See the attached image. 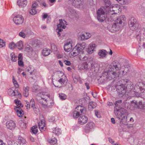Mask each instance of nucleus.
Segmentation results:
<instances>
[{"mask_svg":"<svg viewBox=\"0 0 145 145\" xmlns=\"http://www.w3.org/2000/svg\"><path fill=\"white\" fill-rule=\"evenodd\" d=\"M130 81L125 79L119 81L117 84L112 86V89H116L119 95L123 98L130 99L131 97H139L145 91V85L142 82H139L134 87Z\"/></svg>","mask_w":145,"mask_h":145,"instance_id":"nucleus-1","label":"nucleus"},{"mask_svg":"<svg viewBox=\"0 0 145 145\" xmlns=\"http://www.w3.org/2000/svg\"><path fill=\"white\" fill-rule=\"evenodd\" d=\"M119 64L117 63L115 61L112 62L109 67V70L107 72H104L102 74V76L106 78V80H110L114 78L117 75V73L113 71L115 69L118 70L119 69Z\"/></svg>","mask_w":145,"mask_h":145,"instance_id":"nucleus-2","label":"nucleus"},{"mask_svg":"<svg viewBox=\"0 0 145 145\" xmlns=\"http://www.w3.org/2000/svg\"><path fill=\"white\" fill-rule=\"evenodd\" d=\"M125 19V17L124 16H121L119 18H117L116 23H114L113 24L108 26V30L112 33L118 31L120 28L119 24H121L123 22H124Z\"/></svg>","mask_w":145,"mask_h":145,"instance_id":"nucleus-3","label":"nucleus"},{"mask_svg":"<svg viewBox=\"0 0 145 145\" xmlns=\"http://www.w3.org/2000/svg\"><path fill=\"white\" fill-rule=\"evenodd\" d=\"M116 116L119 119H121L122 120V123L124 125L127 124V122H128V120L129 119V120L128 121H130L131 122H133L134 121V119L133 118L129 117V116L128 115L126 116V114L120 111H118V112Z\"/></svg>","mask_w":145,"mask_h":145,"instance_id":"nucleus-4","label":"nucleus"},{"mask_svg":"<svg viewBox=\"0 0 145 145\" xmlns=\"http://www.w3.org/2000/svg\"><path fill=\"white\" fill-rule=\"evenodd\" d=\"M43 93H40L38 94L36 97V99L37 101L44 107L45 104L46 103L47 98L50 96V95H42V96H40Z\"/></svg>","mask_w":145,"mask_h":145,"instance_id":"nucleus-5","label":"nucleus"},{"mask_svg":"<svg viewBox=\"0 0 145 145\" xmlns=\"http://www.w3.org/2000/svg\"><path fill=\"white\" fill-rule=\"evenodd\" d=\"M97 18L98 20L100 22L104 21L107 18V16L105 14V12L103 8L99 9L97 12Z\"/></svg>","mask_w":145,"mask_h":145,"instance_id":"nucleus-6","label":"nucleus"},{"mask_svg":"<svg viewBox=\"0 0 145 145\" xmlns=\"http://www.w3.org/2000/svg\"><path fill=\"white\" fill-rule=\"evenodd\" d=\"M85 113V108L81 106H78L76 108L75 110L73 112V117L77 118L79 117L81 114Z\"/></svg>","mask_w":145,"mask_h":145,"instance_id":"nucleus-7","label":"nucleus"},{"mask_svg":"<svg viewBox=\"0 0 145 145\" xmlns=\"http://www.w3.org/2000/svg\"><path fill=\"white\" fill-rule=\"evenodd\" d=\"M131 103L134 105L135 107L140 110L141 111L145 113V103L142 101H138L137 100H133Z\"/></svg>","mask_w":145,"mask_h":145,"instance_id":"nucleus-8","label":"nucleus"},{"mask_svg":"<svg viewBox=\"0 0 145 145\" xmlns=\"http://www.w3.org/2000/svg\"><path fill=\"white\" fill-rule=\"evenodd\" d=\"M129 24L130 29L132 30L135 29L138 25L137 20L134 17H131L129 19Z\"/></svg>","mask_w":145,"mask_h":145,"instance_id":"nucleus-9","label":"nucleus"},{"mask_svg":"<svg viewBox=\"0 0 145 145\" xmlns=\"http://www.w3.org/2000/svg\"><path fill=\"white\" fill-rule=\"evenodd\" d=\"M84 51H81L80 52H73V56H75L78 55L79 59L81 61H84L87 59V57L85 54L84 53Z\"/></svg>","mask_w":145,"mask_h":145,"instance_id":"nucleus-10","label":"nucleus"},{"mask_svg":"<svg viewBox=\"0 0 145 145\" xmlns=\"http://www.w3.org/2000/svg\"><path fill=\"white\" fill-rule=\"evenodd\" d=\"M15 88L14 87H12L9 89L8 90V94L11 96H18V97H20L21 94L18 90H15Z\"/></svg>","mask_w":145,"mask_h":145,"instance_id":"nucleus-11","label":"nucleus"},{"mask_svg":"<svg viewBox=\"0 0 145 145\" xmlns=\"http://www.w3.org/2000/svg\"><path fill=\"white\" fill-rule=\"evenodd\" d=\"M95 126V124L93 122H89L85 126L84 130L87 133H89L93 129Z\"/></svg>","mask_w":145,"mask_h":145,"instance_id":"nucleus-12","label":"nucleus"},{"mask_svg":"<svg viewBox=\"0 0 145 145\" xmlns=\"http://www.w3.org/2000/svg\"><path fill=\"white\" fill-rule=\"evenodd\" d=\"M72 41L71 39L67 40L64 46V50L65 52H69L71 50L72 48Z\"/></svg>","mask_w":145,"mask_h":145,"instance_id":"nucleus-13","label":"nucleus"},{"mask_svg":"<svg viewBox=\"0 0 145 145\" xmlns=\"http://www.w3.org/2000/svg\"><path fill=\"white\" fill-rule=\"evenodd\" d=\"M86 44L85 42L77 44L73 48L74 51L76 50L77 52H80L81 51H83V50L85 48Z\"/></svg>","mask_w":145,"mask_h":145,"instance_id":"nucleus-14","label":"nucleus"},{"mask_svg":"<svg viewBox=\"0 0 145 145\" xmlns=\"http://www.w3.org/2000/svg\"><path fill=\"white\" fill-rule=\"evenodd\" d=\"M14 23L17 25L22 24L24 21V18L21 15H18L15 16L13 19Z\"/></svg>","mask_w":145,"mask_h":145,"instance_id":"nucleus-15","label":"nucleus"},{"mask_svg":"<svg viewBox=\"0 0 145 145\" xmlns=\"http://www.w3.org/2000/svg\"><path fill=\"white\" fill-rule=\"evenodd\" d=\"M137 39L140 45L139 46H140L141 44H142V46L144 48H145V28L144 33L141 34L139 39L137 37Z\"/></svg>","mask_w":145,"mask_h":145,"instance_id":"nucleus-16","label":"nucleus"},{"mask_svg":"<svg viewBox=\"0 0 145 145\" xmlns=\"http://www.w3.org/2000/svg\"><path fill=\"white\" fill-rule=\"evenodd\" d=\"M91 64V67L92 71H94L95 72H98L100 67L99 63L92 61Z\"/></svg>","mask_w":145,"mask_h":145,"instance_id":"nucleus-17","label":"nucleus"},{"mask_svg":"<svg viewBox=\"0 0 145 145\" xmlns=\"http://www.w3.org/2000/svg\"><path fill=\"white\" fill-rule=\"evenodd\" d=\"M45 105L44 107L45 108H50L53 106L54 102L52 99L50 98V96L47 98Z\"/></svg>","mask_w":145,"mask_h":145,"instance_id":"nucleus-18","label":"nucleus"},{"mask_svg":"<svg viewBox=\"0 0 145 145\" xmlns=\"http://www.w3.org/2000/svg\"><path fill=\"white\" fill-rule=\"evenodd\" d=\"M88 120V118L85 116H81L78 119V122L79 124L83 125L86 123Z\"/></svg>","mask_w":145,"mask_h":145,"instance_id":"nucleus-19","label":"nucleus"},{"mask_svg":"<svg viewBox=\"0 0 145 145\" xmlns=\"http://www.w3.org/2000/svg\"><path fill=\"white\" fill-rule=\"evenodd\" d=\"M6 126L8 129L11 130L15 127V124L12 121H10L7 122Z\"/></svg>","mask_w":145,"mask_h":145,"instance_id":"nucleus-20","label":"nucleus"},{"mask_svg":"<svg viewBox=\"0 0 145 145\" xmlns=\"http://www.w3.org/2000/svg\"><path fill=\"white\" fill-rule=\"evenodd\" d=\"M91 36V35L89 33L84 32L80 35V37L81 40H82L85 39H87L90 38Z\"/></svg>","mask_w":145,"mask_h":145,"instance_id":"nucleus-21","label":"nucleus"},{"mask_svg":"<svg viewBox=\"0 0 145 145\" xmlns=\"http://www.w3.org/2000/svg\"><path fill=\"white\" fill-rule=\"evenodd\" d=\"M107 51L104 50H99L98 55L99 56V58H103L106 57L107 54Z\"/></svg>","mask_w":145,"mask_h":145,"instance_id":"nucleus-22","label":"nucleus"},{"mask_svg":"<svg viewBox=\"0 0 145 145\" xmlns=\"http://www.w3.org/2000/svg\"><path fill=\"white\" fill-rule=\"evenodd\" d=\"M45 123L44 120H40L38 123V126L40 131H42L46 129L45 128Z\"/></svg>","mask_w":145,"mask_h":145,"instance_id":"nucleus-23","label":"nucleus"},{"mask_svg":"<svg viewBox=\"0 0 145 145\" xmlns=\"http://www.w3.org/2000/svg\"><path fill=\"white\" fill-rule=\"evenodd\" d=\"M78 67L81 70H87L88 69V64L87 62H84L79 65Z\"/></svg>","mask_w":145,"mask_h":145,"instance_id":"nucleus-24","label":"nucleus"},{"mask_svg":"<svg viewBox=\"0 0 145 145\" xmlns=\"http://www.w3.org/2000/svg\"><path fill=\"white\" fill-rule=\"evenodd\" d=\"M59 20V24L57 25V27L58 28L62 27L63 29H65L66 27V25H67L66 21L62 19Z\"/></svg>","mask_w":145,"mask_h":145,"instance_id":"nucleus-25","label":"nucleus"},{"mask_svg":"<svg viewBox=\"0 0 145 145\" xmlns=\"http://www.w3.org/2000/svg\"><path fill=\"white\" fill-rule=\"evenodd\" d=\"M96 47L95 44L94 43H91L89 44V47L88 49V52L89 54H91L93 53Z\"/></svg>","mask_w":145,"mask_h":145,"instance_id":"nucleus-26","label":"nucleus"},{"mask_svg":"<svg viewBox=\"0 0 145 145\" xmlns=\"http://www.w3.org/2000/svg\"><path fill=\"white\" fill-rule=\"evenodd\" d=\"M17 3L19 7H24L26 5L27 2L26 0H18Z\"/></svg>","mask_w":145,"mask_h":145,"instance_id":"nucleus-27","label":"nucleus"},{"mask_svg":"<svg viewBox=\"0 0 145 145\" xmlns=\"http://www.w3.org/2000/svg\"><path fill=\"white\" fill-rule=\"evenodd\" d=\"M109 9L108 13V15L111 17H112L111 18V20H110V21H111L112 20H114L113 16H114V15L116 14L117 13L114 12L115 10L114 9L111 10V8H110Z\"/></svg>","mask_w":145,"mask_h":145,"instance_id":"nucleus-28","label":"nucleus"},{"mask_svg":"<svg viewBox=\"0 0 145 145\" xmlns=\"http://www.w3.org/2000/svg\"><path fill=\"white\" fill-rule=\"evenodd\" d=\"M18 140L17 145H25L26 142L25 139L21 137H19Z\"/></svg>","mask_w":145,"mask_h":145,"instance_id":"nucleus-29","label":"nucleus"},{"mask_svg":"<svg viewBox=\"0 0 145 145\" xmlns=\"http://www.w3.org/2000/svg\"><path fill=\"white\" fill-rule=\"evenodd\" d=\"M51 51L49 49L47 48L44 49L42 51V54L44 56H47L49 55L51 52Z\"/></svg>","mask_w":145,"mask_h":145,"instance_id":"nucleus-30","label":"nucleus"},{"mask_svg":"<svg viewBox=\"0 0 145 145\" xmlns=\"http://www.w3.org/2000/svg\"><path fill=\"white\" fill-rule=\"evenodd\" d=\"M23 90L24 96L25 97H27L29 95V87L28 86L24 87Z\"/></svg>","mask_w":145,"mask_h":145,"instance_id":"nucleus-31","label":"nucleus"},{"mask_svg":"<svg viewBox=\"0 0 145 145\" xmlns=\"http://www.w3.org/2000/svg\"><path fill=\"white\" fill-rule=\"evenodd\" d=\"M53 132L56 135L58 136L61 134V131L59 128H53Z\"/></svg>","mask_w":145,"mask_h":145,"instance_id":"nucleus-32","label":"nucleus"},{"mask_svg":"<svg viewBox=\"0 0 145 145\" xmlns=\"http://www.w3.org/2000/svg\"><path fill=\"white\" fill-rule=\"evenodd\" d=\"M27 71L29 72L30 74H34L35 69L32 66H30L27 68Z\"/></svg>","mask_w":145,"mask_h":145,"instance_id":"nucleus-33","label":"nucleus"},{"mask_svg":"<svg viewBox=\"0 0 145 145\" xmlns=\"http://www.w3.org/2000/svg\"><path fill=\"white\" fill-rule=\"evenodd\" d=\"M97 104L95 102H90L88 105V108L90 110L95 108L97 106Z\"/></svg>","mask_w":145,"mask_h":145,"instance_id":"nucleus-34","label":"nucleus"},{"mask_svg":"<svg viewBox=\"0 0 145 145\" xmlns=\"http://www.w3.org/2000/svg\"><path fill=\"white\" fill-rule=\"evenodd\" d=\"M16 45L18 49L20 50H22L24 48L22 42L21 40L18 42L16 44Z\"/></svg>","mask_w":145,"mask_h":145,"instance_id":"nucleus-35","label":"nucleus"},{"mask_svg":"<svg viewBox=\"0 0 145 145\" xmlns=\"http://www.w3.org/2000/svg\"><path fill=\"white\" fill-rule=\"evenodd\" d=\"M14 102L17 105V108H19L21 107H23V105L21 102L18 99H15L14 101Z\"/></svg>","mask_w":145,"mask_h":145,"instance_id":"nucleus-36","label":"nucleus"},{"mask_svg":"<svg viewBox=\"0 0 145 145\" xmlns=\"http://www.w3.org/2000/svg\"><path fill=\"white\" fill-rule=\"evenodd\" d=\"M10 56L11 57V60L13 62H16L17 61V57L16 56L13 52H12L10 54Z\"/></svg>","mask_w":145,"mask_h":145,"instance_id":"nucleus-37","label":"nucleus"},{"mask_svg":"<svg viewBox=\"0 0 145 145\" xmlns=\"http://www.w3.org/2000/svg\"><path fill=\"white\" fill-rule=\"evenodd\" d=\"M58 82L61 84V86H65L67 83L66 80L63 78H60L58 80Z\"/></svg>","mask_w":145,"mask_h":145,"instance_id":"nucleus-38","label":"nucleus"},{"mask_svg":"<svg viewBox=\"0 0 145 145\" xmlns=\"http://www.w3.org/2000/svg\"><path fill=\"white\" fill-rule=\"evenodd\" d=\"M38 131L37 127L36 125L33 126L32 127L31 129V131L33 133L36 134L37 133Z\"/></svg>","mask_w":145,"mask_h":145,"instance_id":"nucleus-39","label":"nucleus"},{"mask_svg":"<svg viewBox=\"0 0 145 145\" xmlns=\"http://www.w3.org/2000/svg\"><path fill=\"white\" fill-rule=\"evenodd\" d=\"M16 113L19 117L22 116L24 114L23 111L20 109L16 110Z\"/></svg>","mask_w":145,"mask_h":145,"instance_id":"nucleus-40","label":"nucleus"},{"mask_svg":"<svg viewBox=\"0 0 145 145\" xmlns=\"http://www.w3.org/2000/svg\"><path fill=\"white\" fill-rule=\"evenodd\" d=\"M48 142L50 144H54L57 142L56 138L55 137L52 138L51 139L48 140Z\"/></svg>","mask_w":145,"mask_h":145,"instance_id":"nucleus-41","label":"nucleus"},{"mask_svg":"<svg viewBox=\"0 0 145 145\" xmlns=\"http://www.w3.org/2000/svg\"><path fill=\"white\" fill-rule=\"evenodd\" d=\"M118 2L121 5H127L129 3L128 0H120Z\"/></svg>","mask_w":145,"mask_h":145,"instance_id":"nucleus-42","label":"nucleus"},{"mask_svg":"<svg viewBox=\"0 0 145 145\" xmlns=\"http://www.w3.org/2000/svg\"><path fill=\"white\" fill-rule=\"evenodd\" d=\"M39 1H38L37 2L36 1L33 2L32 5V8L35 9L37 7L39 6Z\"/></svg>","mask_w":145,"mask_h":145,"instance_id":"nucleus-43","label":"nucleus"},{"mask_svg":"<svg viewBox=\"0 0 145 145\" xmlns=\"http://www.w3.org/2000/svg\"><path fill=\"white\" fill-rule=\"evenodd\" d=\"M59 96L60 98L62 100H64L66 99L67 98V96L64 94L59 93Z\"/></svg>","mask_w":145,"mask_h":145,"instance_id":"nucleus-44","label":"nucleus"},{"mask_svg":"<svg viewBox=\"0 0 145 145\" xmlns=\"http://www.w3.org/2000/svg\"><path fill=\"white\" fill-rule=\"evenodd\" d=\"M16 47V44L13 42H11L9 45V47L11 49H13Z\"/></svg>","mask_w":145,"mask_h":145,"instance_id":"nucleus-45","label":"nucleus"},{"mask_svg":"<svg viewBox=\"0 0 145 145\" xmlns=\"http://www.w3.org/2000/svg\"><path fill=\"white\" fill-rule=\"evenodd\" d=\"M29 104L30 105V106H31V107L32 108L35 106V102L33 99H31L30 101Z\"/></svg>","mask_w":145,"mask_h":145,"instance_id":"nucleus-46","label":"nucleus"},{"mask_svg":"<svg viewBox=\"0 0 145 145\" xmlns=\"http://www.w3.org/2000/svg\"><path fill=\"white\" fill-rule=\"evenodd\" d=\"M29 13L31 14L34 15L36 13L37 11L35 9L32 8L30 10Z\"/></svg>","mask_w":145,"mask_h":145,"instance_id":"nucleus-47","label":"nucleus"},{"mask_svg":"<svg viewBox=\"0 0 145 145\" xmlns=\"http://www.w3.org/2000/svg\"><path fill=\"white\" fill-rule=\"evenodd\" d=\"M106 7H109L111 5V3L109 0H105L104 1Z\"/></svg>","mask_w":145,"mask_h":145,"instance_id":"nucleus-48","label":"nucleus"},{"mask_svg":"<svg viewBox=\"0 0 145 145\" xmlns=\"http://www.w3.org/2000/svg\"><path fill=\"white\" fill-rule=\"evenodd\" d=\"M19 35L20 37L23 38H25L26 36L25 34L23 31H22L19 33Z\"/></svg>","mask_w":145,"mask_h":145,"instance_id":"nucleus-49","label":"nucleus"},{"mask_svg":"<svg viewBox=\"0 0 145 145\" xmlns=\"http://www.w3.org/2000/svg\"><path fill=\"white\" fill-rule=\"evenodd\" d=\"M5 42L4 41L0 39V48L3 47L5 46Z\"/></svg>","mask_w":145,"mask_h":145,"instance_id":"nucleus-50","label":"nucleus"},{"mask_svg":"<svg viewBox=\"0 0 145 145\" xmlns=\"http://www.w3.org/2000/svg\"><path fill=\"white\" fill-rule=\"evenodd\" d=\"M42 18L44 19H46V18H47V19L48 20H50L51 19V18L50 17L48 16V15L46 14H44Z\"/></svg>","mask_w":145,"mask_h":145,"instance_id":"nucleus-51","label":"nucleus"},{"mask_svg":"<svg viewBox=\"0 0 145 145\" xmlns=\"http://www.w3.org/2000/svg\"><path fill=\"white\" fill-rule=\"evenodd\" d=\"M18 64L20 66L23 67L24 66V63L22 60H18Z\"/></svg>","mask_w":145,"mask_h":145,"instance_id":"nucleus-52","label":"nucleus"},{"mask_svg":"<svg viewBox=\"0 0 145 145\" xmlns=\"http://www.w3.org/2000/svg\"><path fill=\"white\" fill-rule=\"evenodd\" d=\"M35 113L36 114H38L39 112V109L36 108L35 106L33 108Z\"/></svg>","mask_w":145,"mask_h":145,"instance_id":"nucleus-53","label":"nucleus"},{"mask_svg":"<svg viewBox=\"0 0 145 145\" xmlns=\"http://www.w3.org/2000/svg\"><path fill=\"white\" fill-rule=\"evenodd\" d=\"M31 47L29 45L27 46L25 48V50L27 52L31 51Z\"/></svg>","mask_w":145,"mask_h":145,"instance_id":"nucleus-54","label":"nucleus"},{"mask_svg":"<svg viewBox=\"0 0 145 145\" xmlns=\"http://www.w3.org/2000/svg\"><path fill=\"white\" fill-rule=\"evenodd\" d=\"M65 64L69 66L71 64V62L69 61L65 60L64 61Z\"/></svg>","mask_w":145,"mask_h":145,"instance_id":"nucleus-55","label":"nucleus"},{"mask_svg":"<svg viewBox=\"0 0 145 145\" xmlns=\"http://www.w3.org/2000/svg\"><path fill=\"white\" fill-rule=\"evenodd\" d=\"M48 120L49 121L52 122L54 121L55 118L54 116L49 117Z\"/></svg>","mask_w":145,"mask_h":145,"instance_id":"nucleus-56","label":"nucleus"},{"mask_svg":"<svg viewBox=\"0 0 145 145\" xmlns=\"http://www.w3.org/2000/svg\"><path fill=\"white\" fill-rule=\"evenodd\" d=\"M59 27L58 28V29H57V30H58V31L57 32V35H58L59 36L61 34L60 33V32H61L62 30H63V29H61V27H60V28H59Z\"/></svg>","mask_w":145,"mask_h":145,"instance_id":"nucleus-57","label":"nucleus"},{"mask_svg":"<svg viewBox=\"0 0 145 145\" xmlns=\"http://www.w3.org/2000/svg\"><path fill=\"white\" fill-rule=\"evenodd\" d=\"M8 145H16V144L13 141H9L8 142Z\"/></svg>","mask_w":145,"mask_h":145,"instance_id":"nucleus-58","label":"nucleus"},{"mask_svg":"<svg viewBox=\"0 0 145 145\" xmlns=\"http://www.w3.org/2000/svg\"><path fill=\"white\" fill-rule=\"evenodd\" d=\"M18 60H22L23 57L22 54H20L18 55Z\"/></svg>","mask_w":145,"mask_h":145,"instance_id":"nucleus-59","label":"nucleus"},{"mask_svg":"<svg viewBox=\"0 0 145 145\" xmlns=\"http://www.w3.org/2000/svg\"><path fill=\"white\" fill-rule=\"evenodd\" d=\"M95 114L96 116L98 118H100L101 116L100 115L98 114V112L97 111L95 110Z\"/></svg>","mask_w":145,"mask_h":145,"instance_id":"nucleus-60","label":"nucleus"},{"mask_svg":"<svg viewBox=\"0 0 145 145\" xmlns=\"http://www.w3.org/2000/svg\"><path fill=\"white\" fill-rule=\"evenodd\" d=\"M23 71V70L20 68H19L18 69L17 73L19 74H20L21 72Z\"/></svg>","mask_w":145,"mask_h":145,"instance_id":"nucleus-61","label":"nucleus"},{"mask_svg":"<svg viewBox=\"0 0 145 145\" xmlns=\"http://www.w3.org/2000/svg\"><path fill=\"white\" fill-rule=\"evenodd\" d=\"M85 86H86L87 89H88L90 88V86L89 84L88 83H85Z\"/></svg>","mask_w":145,"mask_h":145,"instance_id":"nucleus-62","label":"nucleus"},{"mask_svg":"<svg viewBox=\"0 0 145 145\" xmlns=\"http://www.w3.org/2000/svg\"><path fill=\"white\" fill-rule=\"evenodd\" d=\"M0 145H6V144L2 140L0 139Z\"/></svg>","mask_w":145,"mask_h":145,"instance_id":"nucleus-63","label":"nucleus"},{"mask_svg":"<svg viewBox=\"0 0 145 145\" xmlns=\"http://www.w3.org/2000/svg\"><path fill=\"white\" fill-rule=\"evenodd\" d=\"M12 81L14 84L15 83H16L17 82V81L15 79L14 76H13Z\"/></svg>","mask_w":145,"mask_h":145,"instance_id":"nucleus-64","label":"nucleus"}]
</instances>
